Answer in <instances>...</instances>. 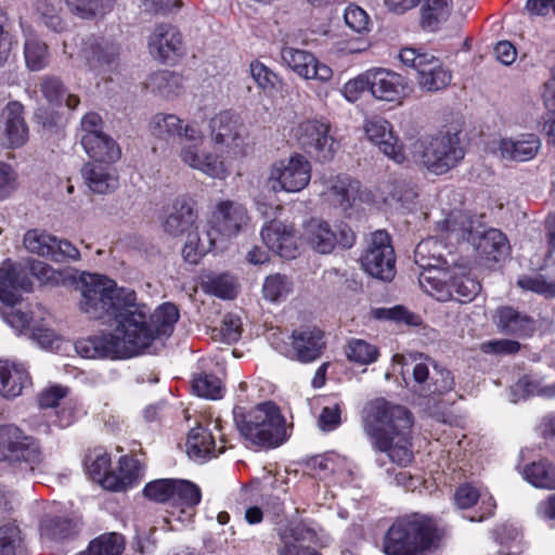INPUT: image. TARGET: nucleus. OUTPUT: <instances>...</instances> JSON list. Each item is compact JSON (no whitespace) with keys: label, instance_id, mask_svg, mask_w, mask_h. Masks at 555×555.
I'll return each mask as SVG.
<instances>
[{"label":"nucleus","instance_id":"obj_1","mask_svg":"<svg viewBox=\"0 0 555 555\" xmlns=\"http://www.w3.org/2000/svg\"><path fill=\"white\" fill-rule=\"evenodd\" d=\"M79 288V308L90 319L137 323L138 331L134 335L142 332L147 336L140 353L150 348L157 338L170 336L179 319L177 307L170 302L163 304L150 314V309L137 301L132 289L118 287L114 280L105 275L83 274Z\"/></svg>","mask_w":555,"mask_h":555},{"label":"nucleus","instance_id":"obj_2","mask_svg":"<svg viewBox=\"0 0 555 555\" xmlns=\"http://www.w3.org/2000/svg\"><path fill=\"white\" fill-rule=\"evenodd\" d=\"M411 412L399 404L376 398L362 411V428L374 450L384 452L398 466L413 461Z\"/></svg>","mask_w":555,"mask_h":555},{"label":"nucleus","instance_id":"obj_3","mask_svg":"<svg viewBox=\"0 0 555 555\" xmlns=\"http://www.w3.org/2000/svg\"><path fill=\"white\" fill-rule=\"evenodd\" d=\"M150 129L157 139H184L185 142L180 145L179 158L189 168L215 180H225L230 176L224 157L202 147L205 133L195 124L185 122L175 114L158 113L152 117Z\"/></svg>","mask_w":555,"mask_h":555},{"label":"nucleus","instance_id":"obj_4","mask_svg":"<svg viewBox=\"0 0 555 555\" xmlns=\"http://www.w3.org/2000/svg\"><path fill=\"white\" fill-rule=\"evenodd\" d=\"M249 222L246 207L235 201H220L212 214V229L204 236L190 234L182 256L190 263H197L199 259L209 253L216 243L217 235L233 236L243 231Z\"/></svg>","mask_w":555,"mask_h":555},{"label":"nucleus","instance_id":"obj_5","mask_svg":"<svg viewBox=\"0 0 555 555\" xmlns=\"http://www.w3.org/2000/svg\"><path fill=\"white\" fill-rule=\"evenodd\" d=\"M435 521L421 514L398 518L384 537L383 550L387 555H415L430 550L438 541Z\"/></svg>","mask_w":555,"mask_h":555},{"label":"nucleus","instance_id":"obj_6","mask_svg":"<svg viewBox=\"0 0 555 555\" xmlns=\"http://www.w3.org/2000/svg\"><path fill=\"white\" fill-rule=\"evenodd\" d=\"M115 323L112 333L100 336H91L76 341V352L86 359H116L130 358L140 354V348L147 341L145 333L138 336L137 323L111 320Z\"/></svg>","mask_w":555,"mask_h":555},{"label":"nucleus","instance_id":"obj_7","mask_svg":"<svg viewBox=\"0 0 555 555\" xmlns=\"http://www.w3.org/2000/svg\"><path fill=\"white\" fill-rule=\"evenodd\" d=\"M234 421L248 447L275 448L287 438L285 420L271 402L258 404L246 413L235 411Z\"/></svg>","mask_w":555,"mask_h":555},{"label":"nucleus","instance_id":"obj_8","mask_svg":"<svg viewBox=\"0 0 555 555\" xmlns=\"http://www.w3.org/2000/svg\"><path fill=\"white\" fill-rule=\"evenodd\" d=\"M30 292L31 282L24 274V270L10 259L0 264V301L7 308L0 311L3 321L17 334H28L36 319L27 311L14 308L20 301L18 291Z\"/></svg>","mask_w":555,"mask_h":555},{"label":"nucleus","instance_id":"obj_9","mask_svg":"<svg viewBox=\"0 0 555 555\" xmlns=\"http://www.w3.org/2000/svg\"><path fill=\"white\" fill-rule=\"evenodd\" d=\"M413 160L435 175L457 166L465 152L457 133H443L415 140L410 146Z\"/></svg>","mask_w":555,"mask_h":555},{"label":"nucleus","instance_id":"obj_10","mask_svg":"<svg viewBox=\"0 0 555 555\" xmlns=\"http://www.w3.org/2000/svg\"><path fill=\"white\" fill-rule=\"evenodd\" d=\"M109 467L111 456L102 449H95L86 457L87 473L106 490L126 491L142 478L141 464L134 457H120L117 473L111 472Z\"/></svg>","mask_w":555,"mask_h":555},{"label":"nucleus","instance_id":"obj_11","mask_svg":"<svg viewBox=\"0 0 555 555\" xmlns=\"http://www.w3.org/2000/svg\"><path fill=\"white\" fill-rule=\"evenodd\" d=\"M441 243L429 237L417 244L414 250L415 263L422 269L418 275L421 287L439 301H447L451 296L447 286L449 269L444 268V260L440 253Z\"/></svg>","mask_w":555,"mask_h":555},{"label":"nucleus","instance_id":"obj_12","mask_svg":"<svg viewBox=\"0 0 555 555\" xmlns=\"http://www.w3.org/2000/svg\"><path fill=\"white\" fill-rule=\"evenodd\" d=\"M247 130L242 116L234 111H222L209 120V138L215 145L212 153L221 154L229 168V159L244 156ZM210 152L209 150H207Z\"/></svg>","mask_w":555,"mask_h":555},{"label":"nucleus","instance_id":"obj_13","mask_svg":"<svg viewBox=\"0 0 555 555\" xmlns=\"http://www.w3.org/2000/svg\"><path fill=\"white\" fill-rule=\"evenodd\" d=\"M399 59L416 70L417 87L424 92H437L451 82V72L431 53L422 49L404 48L400 51Z\"/></svg>","mask_w":555,"mask_h":555},{"label":"nucleus","instance_id":"obj_14","mask_svg":"<svg viewBox=\"0 0 555 555\" xmlns=\"http://www.w3.org/2000/svg\"><path fill=\"white\" fill-rule=\"evenodd\" d=\"M0 461L34 470L42 462L38 442L14 425L0 426Z\"/></svg>","mask_w":555,"mask_h":555},{"label":"nucleus","instance_id":"obj_15","mask_svg":"<svg viewBox=\"0 0 555 555\" xmlns=\"http://www.w3.org/2000/svg\"><path fill=\"white\" fill-rule=\"evenodd\" d=\"M269 188L278 192L296 193L304 190L311 180V165L308 159L294 154L274 162L268 173Z\"/></svg>","mask_w":555,"mask_h":555},{"label":"nucleus","instance_id":"obj_16","mask_svg":"<svg viewBox=\"0 0 555 555\" xmlns=\"http://www.w3.org/2000/svg\"><path fill=\"white\" fill-rule=\"evenodd\" d=\"M302 238L313 250L325 255L331 254L337 245L352 247L356 235L347 224H340L334 231L326 221L310 219L304 227Z\"/></svg>","mask_w":555,"mask_h":555},{"label":"nucleus","instance_id":"obj_17","mask_svg":"<svg viewBox=\"0 0 555 555\" xmlns=\"http://www.w3.org/2000/svg\"><path fill=\"white\" fill-rule=\"evenodd\" d=\"M395 250L390 236L385 231L372 233L361 257L362 268L372 276L390 281L395 276Z\"/></svg>","mask_w":555,"mask_h":555},{"label":"nucleus","instance_id":"obj_18","mask_svg":"<svg viewBox=\"0 0 555 555\" xmlns=\"http://www.w3.org/2000/svg\"><path fill=\"white\" fill-rule=\"evenodd\" d=\"M295 138L308 154L320 162L334 157L336 142L327 124L314 119L301 121L295 128Z\"/></svg>","mask_w":555,"mask_h":555},{"label":"nucleus","instance_id":"obj_19","mask_svg":"<svg viewBox=\"0 0 555 555\" xmlns=\"http://www.w3.org/2000/svg\"><path fill=\"white\" fill-rule=\"evenodd\" d=\"M366 72L369 92L378 101L401 103L412 91L408 79L393 70L374 67Z\"/></svg>","mask_w":555,"mask_h":555},{"label":"nucleus","instance_id":"obj_20","mask_svg":"<svg viewBox=\"0 0 555 555\" xmlns=\"http://www.w3.org/2000/svg\"><path fill=\"white\" fill-rule=\"evenodd\" d=\"M81 56L88 70L103 79H111L119 66V47L103 38H89L83 43Z\"/></svg>","mask_w":555,"mask_h":555},{"label":"nucleus","instance_id":"obj_21","mask_svg":"<svg viewBox=\"0 0 555 555\" xmlns=\"http://www.w3.org/2000/svg\"><path fill=\"white\" fill-rule=\"evenodd\" d=\"M412 375L415 390L424 397L450 391L454 385L450 371L429 359L415 363Z\"/></svg>","mask_w":555,"mask_h":555},{"label":"nucleus","instance_id":"obj_22","mask_svg":"<svg viewBox=\"0 0 555 555\" xmlns=\"http://www.w3.org/2000/svg\"><path fill=\"white\" fill-rule=\"evenodd\" d=\"M198 219L196 202L188 196L177 197L172 204L166 209L163 220V229L171 236H180L190 232L196 227Z\"/></svg>","mask_w":555,"mask_h":555},{"label":"nucleus","instance_id":"obj_23","mask_svg":"<svg viewBox=\"0 0 555 555\" xmlns=\"http://www.w3.org/2000/svg\"><path fill=\"white\" fill-rule=\"evenodd\" d=\"M281 59L285 66L301 78L328 81L333 76L327 65L320 63L306 50L285 46L281 49Z\"/></svg>","mask_w":555,"mask_h":555},{"label":"nucleus","instance_id":"obj_24","mask_svg":"<svg viewBox=\"0 0 555 555\" xmlns=\"http://www.w3.org/2000/svg\"><path fill=\"white\" fill-rule=\"evenodd\" d=\"M367 139L376 144L379 150L397 164L405 160V154L398 138L393 134L391 124L384 118L373 117L364 124Z\"/></svg>","mask_w":555,"mask_h":555},{"label":"nucleus","instance_id":"obj_25","mask_svg":"<svg viewBox=\"0 0 555 555\" xmlns=\"http://www.w3.org/2000/svg\"><path fill=\"white\" fill-rule=\"evenodd\" d=\"M149 50L154 59L167 61L184 53L180 30L170 24H159L149 37Z\"/></svg>","mask_w":555,"mask_h":555},{"label":"nucleus","instance_id":"obj_26","mask_svg":"<svg viewBox=\"0 0 555 555\" xmlns=\"http://www.w3.org/2000/svg\"><path fill=\"white\" fill-rule=\"evenodd\" d=\"M24 115V105L17 101L9 102L3 108L1 143L5 147L17 149L28 141L29 130Z\"/></svg>","mask_w":555,"mask_h":555},{"label":"nucleus","instance_id":"obj_27","mask_svg":"<svg viewBox=\"0 0 555 555\" xmlns=\"http://www.w3.org/2000/svg\"><path fill=\"white\" fill-rule=\"evenodd\" d=\"M294 358L301 363H310L319 359L326 347L324 332L317 326H305L292 334Z\"/></svg>","mask_w":555,"mask_h":555},{"label":"nucleus","instance_id":"obj_28","mask_svg":"<svg viewBox=\"0 0 555 555\" xmlns=\"http://www.w3.org/2000/svg\"><path fill=\"white\" fill-rule=\"evenodd\" d=\"M261 238L266 246L280 257L285 259L296 258L298 245L292 225L273 220L262 228Z\"/></svg>","mask_w":555,"mask_h":555},{"label":"nucleus","instance_id":"obj_29","mask_svg":"<svg viewBox=\"0 0 555 555\" xmlns=\"http://www.w3.org/2000/svg\"><path fill=\"white\" fill-rule=\"evenodd\" d=\"M315 531L304 522L287 526L280 532L279 555H321L307 544L314 543Z\"/></svg>","mask_w":555,"mask_h":555},{"label":"nucleus","instance_id":"obj_30","mask_svg":"<svg viewBox=\"0 0 555 555\" xmlns=\"http://www.w3.org/2000/svg\"><path fill=\"white\" fill-rule=\"evenodd\" d=\"M468 242L478 255L487 261L499 262L508 256L509 244L503 232L498 229L470 233Z\"/></svg>","mask_w":555,"mask_h":555},{"label":"nucleus","instance_id":"obj_31","mask_svg":"<svg viewBox=\"0 0 555 555\" xmlns=\"http://www.w3.org/2000/svg\"><path fill=\"white\" fill-rule=\"evenodd\" d=\"M359 183L347 175H337L324 180L323 194L335 207L346 211L356 199Z\"/></svg>","mask_w":555,"mask_h":555},{"label":"nucleus","instance_id":"obj_32","mask_svg":"<svg viewBox=\"0 0 555 555\" xmlns=\"http://www.w3.org/2000/svg\"><path fill=\"white\" fill-rule=\"evenodd\" d=\"M541 147V141L537 134L524 133L515 139L505 138L499 143L501 156L508 160L527 162L532 159Z\"/></svg>","mask_w":555,"mask_h":555},{"label":"nucleus","instance_id":"obj_33","mask_svg":"<svg viewBox=\"0 0 555 555\" xmlns=\"http://www.w3.org/2000/svg\"><path fill=\"white\" fill-rule=\"evenodd\" d=\"M80 141L85 152L96 163L113 164L121 156L118 144L104 132L82 134Z\"/></svg>","mask_w":555,"mask_h":555},{"label":"nucleus","instance_id":"obj_34","mask_svg":"<svg viewBox=\"0 0 555 555\" xmlns=\"http://www.w3.org/2000/svg\"><path fill=\"white\" fill-rule=\"evenodd\" d=\"M30 384L27 370L16 362L0 360V395L15 398Z\"/></svg>","mask_w":555,"mask_h":555},{"label":"nucleus","instance_id":"obj_35","mask_svg":"<svg viewBox=\"0 0 555 555\" xmlns=\"http://www.w3.org/2000/svg\"><path fill=\"white\" fill-rule=\"evenodd\" d=\"M225 446L222 444L216 449V442L212 435L205 428L197 426L192 428L188 436L186 453L195 462H204L210 457L224 452Z\"/></svg>","mask_w":555,"mask_h":555},{"label":"nucleus","instance_id":"obj_36","mask_svg":"<svg viewBox=\"0 0 555 555\" xmlns=\"http://www.w3.org/2000/svg\"><path fill=\"white\" fill-rule=\"evenodd\" d=\"M82 177L88 188L98 194L114 192L118 185V176L114 168L95 163H88L81 169Z\"/></svg>","mask_w":555,"mask_h":555},{"label":"nucleus","instance_id":"obj_37","mask_svg":"<svg viewBox=\"0 0 555 555\" xmlns=\"http://www.w3.org/2000/svg\"><path fill=\"white\" fill-rule=\"evenodd\" d=\"M496 324L503 333L517 337L531 336L535 331L534 320L512 307L498 309Z\"/></svg>","mask_w":555,"mask_h":555},{"label":"nucleus","instance_id":"obj_38","mask_svg":"<svg viewBox=\"0 0 555 555\" xmlns=\"http://www.w3.org/2000/svg\"><path fill=\"white\" fill-rule=\"evenodd\" d=\"M447 286L451 293L447 300L454 298L461 302L472 301L481 289L480 282L469 273H466L462 268L449 269Z\"/></svg>","mask_w":555,"mask_h":555},{"label":"nucleus","instance_id":"obj_39","mask_svg":"<svg viewBox=\"0 0 555 555\" xmlns=\"http://www.w3.org/2000/svg\"><path fill=\"white\" fill-rule=\"evenodd\" d=\"M455 503L460 508H469L478 500H481L480 509L482 514L478 517H472L470 520L481 521L486 517L491 516L496 507L495 501L487 491H481L470 483L462 485L457 488L455 495Z\"/></svg>","mask_w":555,"mask_h":555},{"label":"nucleus","instance_id":"obj_40","mask_svg":"<svg viewBox=\"0 0 555 555\" xmlns=\"http://www.w3.org/2000/svg\"><path fill=\"white\" fill-rule=\"evenodd\" d=\"M145 87L153 94L166 100L179 96L183 91V78L180 74L170 70H158L151 74Z\"/></svg>","mask_w":555,"mask_h":555},{"label":"nucleus","instance_id":"obj_41","mask_svg":"<svg viewBox=\"0 0 555 555\" xmlns=\"http://www.w3.org/2000/svg\"><path fill=\"white\" fill-rule=\"evenodd\" d=\"M40 90L48 103L55 108L75 109L80 103L78 95L70 93L56 77H44L40 82Z\"/></svg>","mask_w":555,"mask_h":555},{"label":"nucleus","instance_id":"obj_42","mask_svg":"<svg viewBox=\"0 0 555 555\" xmlns=\"http://www.w3.org/2000/svg\"><path fill=\"white\" fill-rule=\"evenodd\" d=\"M451 12V0H426L422 8L421 25L428 31H436Z\"/></svg>","mask_w":555,"mask_h":555},{"label":"nucleus","instance_id":"obj_43","mask_svg":"<svg viewBox=\"0 0 555 555\" xmlns=\"http://www.w3.org/2000/svg\"><path fill=\"white\" fill-rule=\"evenodd\" d=\"M175 487L172 489L170 504L181 508L182 513L186 509H193L202 499L199 488L184 479H175Z\"/></svg>","mask_w":555,"mask_h":555},{"label":"nucleus","instance_id":"obj_44","mask_svg":"<svg viewBox=\"0 0 555 555\" xmlns=\"http://www.w3.org/2000/svg\"><path fill=\"white\" fill-rule=\"evenodd\" d=\"M524 477L537 488L555 489V466L547 461H539L526 466Z\"/></svg>","mask_w":555,"mask_h":555},{"label":"nucleus","instance_id":"obj_45","mask_svg":"<svg viewBox=\"0 0 555 555\" xmlns=\"http://www.w3.org/2000/svg\"><path fill=\"white\" fill-rule=\"evenodd\" d=\"M125 539L121 534L109 532L101 534L89 543L88 550L79 555H122Z\"/></svg>","mask_w":555,"mask_h":555},{"label":"nucleus","instance_id":"obj_46","mask_svg":"<svg viewBox=\"0 0 555 555\" xmlns=\"http://www.w3.org/2000/svg\"><path fill=\"white\" fill-rule=\"evenodd\" d=\"M77 532V524L68 518L47 517L40 525L42 538L53 541H62Z\"/></svg>","mask_w":555,"mask_h":555},{"label":"nucleus","instance_id":"obj_47","mask_svg":"<svg viewBox=\"0 0 555 555\" xmlns=\"http://www.w3.org/2000/svg\"><path fill=\"white\" fill-rule=\"evenodd\" d=\"M23 243L29 253L52 259L55 236L50 233L38 229L29 230L25 233Z\"/></svg>","mask_w":555,"mask_h":555},{"label":"nucleus","instance_id":"obj_48","mask_svg":"<svg viewBox=\"0 0 555 555\" xmlns=\"http://www.w3.org/2000/svg\"><path fill=\"white\" fill-rule=\"evenodd\" d=\"M65 2L70 12L89 20L111 12L115 0H65Z\"/></svg>","mask_w":555,"mask_h":555},{"label":"nucleus","instance_id":"obj_49","mask_svg":"<svg viewBox=\"0 0 555 555\" xmlns=\"http://www.w3.org/2000/svg\"><path fill=\"white\" fill-rule=\"evenodd\" d=\"M346 356L348 360L360 364L367 365L378 359L379 351L375 345L360 338H351L346 346Z\"/></svg>","mask_w":555,"mask_h":555},{"label":"nucleus","instance_id":"obj_50","mask_svg":"<svg viewBox=\"0 0 555 555\" xmlns=\"http://www.w3.org/2000/svg\"><path fill=\"white\" fill-rule=\"evenodd\" d=\"M441 230L449 232L456 241L466 240L473 231V221L461 210H452L442 221Z\"/></svg>","mask_w":555,"mask_h":555},{"label":"nucleus","instance_id":"obj_51","mask_svg":"<svg viewBox=\"0 0 555 555\" xmlns=\"http://www.w3.org/2000/svg\"><path fill=\"white\" fill-rule=\"evenodd\" d=\"M293 289V283L283 274L275 273L266 278L262 284L264 299L275 302L285 299Z\"/></svg>","mask_w":555,"mask_h":555},{"label":"nucleus","instance_id":"obj_52","mask_svg":"<svg viewBox=\"0 0 555 555\" xmlns=\"http://www.w3.org/2000/svg\"><path fill=\"white\" fill-rule=\"evenodd\" d=\"M193 391L198 396L211 400L222 397V382L211 374L202 373L193 377Z\"/></svg>","mask_w":555,"mask_h":555},{"label":"nucleus","instance_id":"obj_53","mask_svg":"<svg viewBox=\"0 0 555 555\" xmlns=\"http://www.w3.org/2000/svg\"><path fill=\"white\" fill-rule=\"evenodd\" d=\"M24 55L26 65L29 69L40 70L47 64V46L37 38H27L24 47Z\"/></svg>","mask_w":555,"mask_h":555},{"label":"nucleus","instance_id":"obj_54","mask_svg":"<svg viewBox=\"0 0 555 555\" xmlns=\"http://www.w3.org/2000/svg\"><path fill=\"white\" fill-rule=\"evenodd\" d=\"M250 75L258 88L263 92L270 93L278 89L281 79L278 74L259 61H254L249 65Z\"/></svg>","mask_w":555,"mask_h":555},{"label":"nucleus","instance_id":"obj_55","mask_svg":"<svg viewBox=\"0 0 555 555\" xmlns=\"http://www.w3.org/2000/svg\"><path fill=\"white\" fill-rule=\"evenodd\" d=\"M204 287L206 292L222 299H232L236 294L234 280L228 274L208 278L204 283Z\"/></svg>","mask_w":555,"mask_h":555},{"label":"nucleus","instance_id":"obj_56","mask_svg":"<svg viewBox=\"0 0 555 555\" xmlns=\"http://www.w3.org/2000/svg\"><path fill=\"white\" fill-rule=\"evenodd\" d=\"M70 399L69 388L61 385H52L44 388L38 396V402L42 409H57L64 401Z\"/></svg>","mask_w":555,"mask_h":555},{"label":"nucleus","instance_id":"obj_57","mask_svg":"<svg viewBox=\"0 0 555 555\" xmlns=\"http://www.w3.org/2000/svg\"><path fill=\"white\" fill-rule=\"evenodd\" d=\"M517 284L525 291H530L540 295L555 297V279L547 281L543 275H522L518 279Z\"/></svg>","mask_w":555,"mask_h":555},{"label":"nucleus","instance_id":"obj_58","mask_svg":"<svg viewBox=\"0 0 555 555\" xmlns=\"http://www.w3.org/2000/svg\"><path fill=\"white\" fill-rule=\"evenodd\" d=\"M35 9L42 23L53 31H62L64 23L51 0H37Z\"/></svg>","mask_w":555,"mask_h":555},{"label":"nucleus","instance_id":"obj_59","mask_svg":"<svg viewBox=\"0 0 555 555\" xmlns=\"http://www.w3.org/2000/svg\"><path fill=\"white\" fill-rule=\"evenodd\" d=\"M21 546V531L16 526L0 527V555H15Z\"/></svg>","mask_w":555,"mask_h":555},{"label":"nucleus","instance_id":"obj_60","mask_svg":"<svg viewBox=\"0 0 555 555\" xmlns=\"http://www.w3.org/2000/svg\"><path fill=\"white\" fill-rule=\"evenodd\" d=\"M345 24L357 34H365L370 30V17L360 7L351 4L346 8L344 14Z\"/></svg>","mask_w":555,"mask_h":555},{"label":"nucleus","instance_id":"obj_61","mask_svg":"<svg viewBox=\"0 0 555 555\" xmlns=\"http://www.w3.org/2000/svg\"><path fill=\"white\" fill-rule=\"evenodd\" d=\"M18 189V173L8 163L0 162V202L10 198Z\"/></svg>","mask_w":555,"mask_h":555},{"label":"nucleus","instance_id":"obj_62","mask_svg":"<svg viewBox=\"0 0 555 555\" xmlns=\"http://www.w3.org/2000/svg\"><path fill=\"white\" fill-rule=\"evenodd\" d=\"M175 479H157L149 482L144 489V495L158 503H170Z\"/></svg>","mask_w":555,"mask_h":555},{"label":"nucleus","instance_id":"obj_63","mask_svg":"<svg viewBox=\"0 0 555 555\" xmlns=\"http://www.w3.org/2000/svg\"><path fill=\"white\" fill-rule=\"evenodd\" d=\"M519 532L513 526H504L498 534L501 545L498 555H520Z\"/></svg>","mask_w":555,"mask_h":555},{"label":"nucleus","instance_id":"obj_64","mask_svg":"<svg viewBox=\"0 0 555 555\" xmlns=\"http://www.w3.org/2000/svg\"><path fill=\"white\" fill-rule=\"evenodd\" d=\"M515 391H521L524 396H541L544 398L555 397V383L552 385H542L527 376L520 378L515 386Z\"/></svg>","mask_w":555,"mask_h":555}]
</instances>
